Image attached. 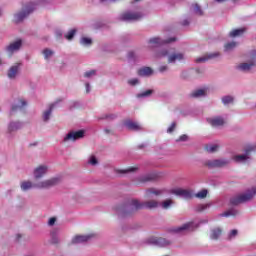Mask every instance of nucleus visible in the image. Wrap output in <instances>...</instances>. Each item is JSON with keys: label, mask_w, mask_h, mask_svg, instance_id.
<instances>
[{"label": "nucleus", "mask_w": 256, "mask_h": 256, "mask_svg": "<svg viewBox=\"0 0 256 256\" xmlns=\"http://www.w3.org/2000/svg\"><path fill=\"white\" fill-rule=\"evenodd\" d=\"M165 190L150 188L146 190L144 202H139V200H132L130 203V211L124 212L123 210H119V213L123 215H127L129 213H133V211H139V209H157L160 203L155 197H159V195H163Z\"/></svg>", "instance_id": "obj_1"}, {"label": "nucleus", "mask_w": 256, "mask_h": 256, "mask_svg": "<svg viewBox=\"0 0 256 256\" xmlns=\"http://www.w3.org/2000/svg\"><path fill=\"white\" fill-rule=\"evenodd\" d=\"M61 183L60 177H52L50 179H45L38 181L33 184V182L26 180L20 183L21 191H29L31 189H51V187H55V185H59Z\"/></svg>", "instance_id": "obj_2"}, {"label": "nucleus", "mask_w": 256, "mask_h": 256, "mask_svg": "<svg viewBox=\"0 0 256 256\" xmlns=\"http://www.w3.org/2000/svg\"><path fill=\"white\" fill-rule=\"evenodd\" d=\"M41 3H49V0H38L23 4L22 10L14 15V20L16 23L23 21L25 17H29L33 11H37V7H39Z\"/></svg>", "instance_id": "obj_3"}, {"label": "nucleus", "mask_w": 256, "mask_h": 256, "mask_svg": "<svg viewBox=\"0 0 256 256\" xmlns=\"http://www.w3.org/2000/svg\"><path fill=\"white\" fill-rule=\"evenodd\" d=\"M155 57L158 59L167 57L168 63H176L177 61H183L185 59V54L175 52L173 49H162L156 53Z\"/></svg>", "instance_id": "obj_4"}, {"label": "nucleus", "mask_w": 256, "mask_h": 256, "mask_svg": "<svg viewBox=\"0 0 256 256\" xmlns=\"http://www.w3.org/2000/svg\"><path fill=\"white\" fill-rule=\"evenodd\" d=\"M199 227V223L197 221H190L181 226H172L168 229V233L171 235H185V233H189V231H195Z\"/></svg>", "instance_id": "obj_5"}, {"label": "nucleus", "mask_w": 256, "mask_h": 256, "mask_svg": "<svg viewBox=\"0 0 256 256\" xmlns=\"http://www.w3.org/2000/svg\"><path fill=\"white\" fill-rule=\"evenodd\" d=\"M256 195V186L248 188L244 193L239 194L230 199L231 205H239L240 203H247V201H251L253 197Z\"/></svg>", "instance_id": "obj_6"}, {"label": "nucleus", "mask_w": 256, "mask_h": 256, "mask_svg": "<svg viewBox=\"0 0 256 256\" xmlns=\"http://www.w3.org/2000/svg\"><path fill=\"white\" fill-rule=\"evenodd\" d=\"M145 17V14L141 11H126L122 13L119 17L120 21H139Z\"/></svg>", "instance_id": "obj_7"}, {"label": "nucleus", "mask_w": 256, "mask_h": 256, "mask_svg": "<svg viewBox=\"0 0 256 256\" xmlns=\"http://www.w3.org/2000/svg\"><path fill=\"white\" fill-rule=\"evenodd\" d=\"M23 45V41L21 39H17L16 41L11 42L8 46L5 47V51L8 57H13L19 49H21Z\"/></svg>", "instance_id": "obj_8"}, {"label": "nucleus", "mask_w": 256, "mask_h": 256, "mask_svg": "<svg viewBox=\"0 0 256 256\" xmlns=\"http://www.w3.org/2000/svg\"><path fill=\"white\" fill-rule=\"evenodd\" d=\"M255 60H256V51L252 54V59L248 62H242L236 66L238 71H242L243 73H247L251 71L253 67H255Z\"/></svg>", "instance_id": "obj_9"}, {"label": "nucleus", "mask_w": 256, "mask_h": 256, "mask_svg": "<svg viewBox=\"0 0 256 256\" xmlns=\"http://www.w3.org/2000/svg\"><path fill=\"white\" fill-rule=\"evenodd\" d=\"M49 173V165L47 164H40L33 170V177L34 179H43L45 175Z\"/></svg>", "instance_id": "obj_10"}, {"label": "nucleus", "mask_w": 256, "mask_h": 256, "mask_svg": "<svg viewBox=\"0 0 256 256\" xmlns=\"http://www.w3.org/2000/svg\"><path fill=\"white\" fill-rule=\"evenodd\" d=\"M173 41H175V38H170L169 40H163L159 37H154L148 41V47L149 49H155V47H161V45H165V43H173Z\"/></svg>", "instance_id": "obj_11"}, {"label": "nucleus", "mask_w": 256, "mask_h": 256, "mask_svg": "<svg viewBox=\"0 0 256 256\" xmlns=\"http://www.w3.org/2000/svg\"><path fill=\"white\" fill-rule=\"evenodd\" d=\"M228 163H229V160H227L225 158H220V159L208 160L206 162V165L210 169H215L217 167H227Z\"/></svg>", "instance_id": "obj_12"}, {"label": "nucleus", "mask_w": 256, "mask_h": 256, "mask_svg": "<svg viewBox=\"0 0 256 256\" xmlns=\"http://www.w3.org/2000/svg\"><path fill=\"white\" fill-rule=\"evenodd\" d=\"M83 137H85V131L84 130L72 131V132H69L64 137V142L67 143L69 141H77V139H83Z\"/></svg>", "instance_id": "obj_13"}, {"label": "nucleus", "mask_w": 256, "mask_h": 256, "mask_svg": "<svg viewBox=\"0 0 256 256\" xmlns=\"http://www.w3.org/2000/svg\"><path fill=\"white\" fill-rule=\"evenodd\" d=\"M171 193L177 195V197H182L183 199H191V197H193V191L189 189L175 188L171 190Z\"/></svg>", "instance_id": "obj_14"}, {"label": "nucleus", "mask_w": 256, "mask_h": 256, "mask_svg": "<svg viewBox=\"0 0 256 256\" xmlns=\"http://www.w3.org/2000/svg\"><path fill=\"white\" fill-rule=\"evenodd\" d=\"M206 121L211 127H223L225 125V117L223 116L209 117Z\"/></svg>", "instance_id": "obj_15"}, {"label": "nucleus", "mask_w": 256, "mask_h": 256, "mask_svg": "<svg viewBox=\"0 0 256 256\" xmlns=\"http://www.w3.org/2000/svg\"><path fill=\"white\" fill-rule=\"evenodd\" d=\"M90 239H93V234L75 235L71 239V243L72 245H79L81 243H87V241H90Z\"/></svg>", "instance_id": "obj_16"}, {"label": "nucleus", "mask_w": 256, "mask_h": 256, "mask_svg": "<svg viewBox=\"0 0 256 256\" xmlns=\"http://www.w3.org/2000/svg\"><path fill=\"white\" fill-rule=\"evenodd\" d=\"M19 71H21V63L17 62L9 68L8 73H7L8 78L15 79L17 77V75L19 74Z\"/></svg>", "instance_id": "obj_17"}, {"label": "nucleus", "mask_w": 256, "mask_h": 256, "mask_svg": "<svg viewBox=\"0 0 256 256\" xmlns=\"http://www.w3.org/2000/svg\"><path fill=\"white\" fill-rule=\"evenodd\" d=\"M151 243L154 245H157L158 247H169L171 245V240L163 238V237H158V238H152Z\"/></svg>", "instance_id": "obj_18"}, {"label": "nucleus", "mask_w": 256, "mask_h": 256, "mask_svg": "<svg viewBox=\"0 0 256 256\" xmlns=\"http://www.w3.org/2000/svg\"><path fill=\"white\" fill-rule=\"evenodd\" d=\"M23 128V122L21 121H11L8 124L7 133H15L19 131V129Z\"/></svg>", "instance_id": "obj_19"}, {"label": "nucleus", "mask_w": 256, "mask_h": 256, "mask_svg": "<svg viewBox=\"0 0 256 256\" xmlns=\"http://www.w3.org/2000/svg\"><path fill=\"white\" fill-rule=\"evenodd\" d=\"M221 235H223V229L221 227H214L210 230L209 238L212 241H217L221 238Z\"/></svg>", "instance_id": "obj_20"}, {"label": "nucleus", "mask_w": 256, "mask_h": 256, "mask_svg": "<svg viewBox=\"0 0 256 256\" xmlns=\"http://www.w3.org/2000/svg\"><path fill=\"white\" fill-rule=\"evenodd\" d=\"M124 125L130 131H141V129H143V126H141V124L133 120H126L124 122Z\"/></svg>", "instance_id": "obj_21"}, {"label": "nucleus", "mask_w": 256, "mask_h": 256, "mask_svg": "<svg viewBox=\"0 0 256 256\" xmlns=\"http://www.w3.org/2000/svg\"><path fill=\"white\" fill-rule=\"evenodd\" d=\"M27 100L20 98L17 100L16 104H14L10 110V115H13L15 111H19V109H23V107H26Z\"/></svg>", "instance_id": "obj_22"}, {"label": "nucleus", "mask_w": 256, "mask_h": 256, "mask_svg": "<svg viewBox=\"0 0 256 256\" xmlns=\"http://www.w3.org/2000/svg\"><path fill=\"white\" fill-rule=\"evenodd\" d=\"M138 75L140 77H151L153 75V68L151 67H142L138 70Z\"/></svg>", "instance_id": "obj_23"}, {"label": "nucleus", "mask_w": 256, "mask_h": 256, "mask_svg": "<svg viewBox=\"0 0 256 256\" xmlns=\"http://www.w3.org/2000/svg\"><path fill=\"white\" fill-rule=\"evenodd\" d=\"M155 179H157V174L152 172V173L146 174L144 176H140L138 178V181L140 183H147V181H155Z\"/></svg>", "instance_id": "obj_24"}, {"label": "nucleus", "mask_w": 256, "mask_h": 256, "mask_svg": "<svg viewBox=\"0 0 256 256\" xmlns=\"http://www.w3.org/2000/svg\"><path fill=\"white\" fill-rule=\"evenodd\" d=\"M53 107H55L54 104L50 105L48 109L44 110L42 114V120L47 123L49 119H51V115L53 114Z\"/></svg>", "instance_id": "obj_25"}, {"label": "nucleus", "mask_w": 256, "mask_h": 256, "mask_svg": "<svg viewBox=\"0 0 256 256\" xmlns=\"http://www.w3.org/2000/svg\"><path fill=\"white\" fill-rule=\"evenodd\" d=\"M233 161L236 163H247L249 161V155L247 153L245 154H240V155H234L232 157Z\"/></svg>", "instance_id": "obj_26"}, {"label": "nucleus", "mask_w": 256, "mask_h": 256, "mask_svg": "<svg viewBox=\"0 0 256 256\" xmlns=\"http://www.w3.org/2000/svg\"><path fill=\"white\" fill-rule=\"evenodd\" d=\"M42 55L45 59V61H51V59H53L54 55H55V51L49 49V48H45L42 51Z\"/></svg>", "instance_id": "obj_27"}, {"label": "nucleus", "mask_w": 256, "mask_h": 256, "mask_svg": "<svg viewBox=\"0 0 256 256\" xmlns=\"http://www.w3.org/2000/svg\"><path fill=\"white\" fill-rule=\"evenodd\" d=\"M247 31V28H237L229 33V37L235 38V37H241Z\"/></svg>", "instance_id": "obj_28"}, {"label": "nucleus", "mask_w": 256, "mask_h": 256, "mask_svg": "<svg viewBox=\"0 0 256 256\" xmlns=\"http://www.w3.org/2000/svg\"><path fill=\"white\" fill-rule=\"evenodd\" d=\"M220 147L221 146L218 143H213L206 145L205 150L207 151V153H217Z\"/></svg>", "instance_id": "obj_29"}, {"label": "nucleus", "mask_w": 256, "mask_h": 256, "mask_svg": "<svg viewBox=\"0 0 256 256\" xmlns=\"http://www.w3.org/2000/svg\"><path fill=\"white\" fill-rule=\"evenodd\" d=\"M50 239L51 243H53L54 245H56V243H59V230L53 229L52 231H50Z\"/></svg>", "instance_id": "obj_30"}, {"label": "nucleus", "mask_w": 256, "mask_h": 256, "mask_svg": "<svg viewBox=\"0 0 256 256\" xmlns=\"http://www.w3.org/2000/svg\"><path fill=\"white\" fill-rule=\"evenodd\" d=\"M137 169H139V168L135 167V166H132V167H129V168L124 169V170L115 169L114 171L118 175H125V173H133V172L137 171Z\"/></svg>", "instance_id": "obj_31"}, {"label": "nucleus", "mask_w": 256, "mask_h": 256, "mask_svg": "<svg viewBox=\"0 0 256 256\" xmlns=\"http://www.w3.org/2000/svg\"><path fill=\"white\" fill-rule=\"evenodd\" d=\"M207 91H208L207 88L198 89V90H195L194 92H192L191 96L192 97H206Z\"/></svg>", "instance_id": "obj_32"}, {"label": "nucleus", "mask_w": 256, "mask_h": 256, "mask_svg": "<svg viewBox=\"0 0 256 256\" xmlns=\"http://www.w3.org/2000/svg\"><path fill=\"white\" fill-rule=\"evenodd\" d=\"M239 215V211L235 208H232L221 214V217H237Z\"/></svg>", "instance_id": "obj_33"}, {"label": "nucleus", "mask_w": 256, "mask_h": 256, "mask_svg": "<svg viewBox=\"0 0 256 256\" xmlns=\"http://www.w3.org/2000/svg\"><path fill=\"white\" fill-rule=\"evenodd\" d=\"M88 165H91L92 167H97V165H99V159H97V156L95 155L89 156Z\"/></svg>", "instance_id": "obj_34"}, {"label": "nucleus", "mask_w": 256, "mask_h": 256, "mask_svg": "<svg viewBox=\"0 0 256 256\" xmlns=\"http://www.w3.org/2000/svg\"><path fill=\"white\" fill-rule=\"evenodd\" d=\"M233 101H235V98H233V96H223L222 97L223 105H231V104H233Z\"/></svg>", "instance_id": "obj_35"}, {"label": "nucleus", "mask_w": 256, "mask_h": 256, "mask_svg": "<svg viewBox=\"0 0 256 256\" xmlns=\"http://www.w3.org/2000/svg\"><path fill=\"white\" fill-rule=\"evenodd\" d=\"M256 150V144L253 143V144H247L245 147H244V153H247L248 156H249V153H252V151H255Z\"/></svg>", "instance_id": "obj_36"}, {"label": "nucleus", "mask_w": 256, "mask_h": 256, "mask_svg": "<svg viewBox=\"0 0 256 256\" xmlns=\"http://www.w3.org/2000/svg\"><path fill=\"white\" fill-rule=\"evenodd\" d=\"M91 43H93V40H91V38L82 37L80 39V45H83L84 47H89Z\"/></svg>", "instance_id": "obj_37"}, {"label": "nucleus", "mask_w": 256, "mask_h": 256, "mask_svg": "<svg viewBox=\"0 0 256 256\" xmlns=\"http://www.w3.org/2000/svg\"><path fill=\"white\" fill-rule=\"evenodd\" d=\"M174 204L173 200L168 199L160 203L162 209H169Z\"/></svg>", "instance_id": "obj_38"}, {"label": "nucleus", "mask_w": 256, "mask_h": 256, "mask_svg": "<svg viewBox=\"0 0 256 256\" xmlns=\"http://www.w3.org/2000/svg\"><path fill=\"white\" fill-rule=\"evenodd\" d=\"M192 11L195 15H203V10H201V6H199V4H193Z\"/></svg>", "instance_id": "obj_39"}, {"label": "nucleus", "mask_w": 256, "mask_h": 256, "mask_svg": "<svg viewBox=\"0 0 256 256\" xmlns=\"http://www.w3.org/2000/svg\"><path fill=\"white\" fill-rule=\"evenodd\" d=\"M235 47H237V42H229V43L225 44L224 49H225V51H233V49H235Z\"/></svg>", "instance_id": "obj_40"}, {"label": "nucleus", "mask_w": 256, "mask_h": 256, "mask_svg": "<svg viewBox=\"0 0 256 256\" xmlns=\"http://www.w3.org/2000/svg\"><path fill=\"white\" fill-rule=\"evenodd\" d=\"M75 33H77V30H75V29L69 30V31L65 34V38H66L68 41H71V40L73 39V37H75Z\"/></svg>", "instance_id": "obj_41"}, {"label": "nucleus", "mask_w": 256, "mask_h": 256, "mask_svg": "<svg viewBox=\"0 0 256 256\" xmlns=\"http://www.w3.org/2000/svg\"><path fill=\"white\" fill-rule=\"evenodd\" d=\"M207 193H208V191L206 189H203V190L199 191L198 193H196L195 197H197L198 199H205V197H207Z\"/></svg>", "instance_id": "obj_42"}, {"label": "nucleus", "mask_w": 256, "mask_h": 256, "mask_svg": "<svg viewBox=\"0 0 256 256\" xmlns=\"http://www.w3.org/2000/svg\"><path fill=\"white\" fill-rule=\"evenodd\" d=\"M211 207V204H200L197 206V211H205L206 209H209Z\"/></svg>", "instance_id": "obj_43"}, {"label": "nucleus", "mask_w": 256, "mask_h": 256, "mask_svg": "<svg viewBox=\"0 0 256 256\" xmlns=\"http://www.w3.org/2000/svg\"><path fill=\"white\" fill-rule=\"evenodd\" d=\"M94 75H95V70H89L84 73V77H86V79H91V77H94Z\"/></svg>", "instance_id": "obj_44"}, {"label": "nucleus", "mask_w": 256, "mask_h": 256, "mask_svg": "<svg viewBox=\"0 0 256 256\" xmlns=\"http://www.w3.org/2000/svg\"><path fill=\"white\" fill-rule=\"evenodd\" d=\"M128 84H130L132 87H135V85H139V79L132 78V79L128 80Z\"/></svg>", "instance_id": "obj_45"}, {"label": "nucleus", "mask_w": 256, "mask_h": 256, "mask_svg": "<svg viewBox=\"0 0 256 256\" xmlns=\"http://www.w3.org/2000/svg\"><path fill=\"white\" fill-rule=\"evenodd\" d=\"M151 93H153V90H146V91L138 94V97H149V95H151Z\"/></svg>", "instance_id": "obj_46"}, {"label": "nucleus", "mask_w": 256, "mask_h": 256, "mask_svg": "<svg viewBox=\"0 0 256 256\" xmlns=\"http://www.w3.org/2000/svg\"><path fill=\"white\" fill-rule=\"evenodd\" d=\"M238 231L237 230H231L228 234L229 239H235L237 237Z\"/></svg>", "instance_id": "obj_47"}, {"label": "nucleus", "mask_w": 256, "mask_h": 256, "mask_svg": "<svg viewBox=\"0 0 256 256\" xmlns=\"http://www.w3.org/2000/svg\"><path fill=\"white\" fill-rule=\"evenodd\" d=\"M209 57L202 56L196 59V63H205V61H208Z\"/></svg>", "instance_id": "obj_48"}, {"label": "nucleus", "mask_w": 256, "mask_h": 256, "mask_svg": "<svg viewBox=\"0 0 256 256\" xmlns=\"http://www.w3.org/2000/svg\"><path fill=\"white\" fill-rule=\"evenodd\" d=\"M175 127H177V124L173 122L167 129V133H173L175 131Z\"/></svg>", "instance_id": "obj_49"}, {"label": "nucleus", "mask_w": 256, "mask_h": 256, "mask_svg": "<svg viewBox=\"0 0 256 256\" xmlns=\"http://www.w3.org/2000/svg\"><path fill=\"white\" fill-rule=\"evenodd\" d=\"M55 223H57V218H55V217L49 218V220H48L49 227H53V225H55Z\"/></svg>", "instance_id": "obj_50"}, {"label": "nucleus", "mask_w": 256, "mask_h": 256, "mask_svg": "<svg viewBox=\"0 0 256 256\" xmlns=\"http://www.w3.org/2000/svg\"><path fill=\"white\" fill-rule=\"evenodd\" d=\"M102 119H117V116L115 114H106Z\"/></svg>", "instance_id": "obj_51"}, {"label": "nucleus", "mask_w": 256, "mask_h": 256, "mask_svg": "<svg viewBox=\"0 0 256 256\" xmlns=\"http://www.w3.org/2000/svg\"><path fill=\"white\" fill-rule=\"evenodd\" d=\"M169 66L168 65H162L159 67V72L160 73H165V71H168Z\"/></svg>", "instance_id": "obj_52"}, {"label": "nucleus", "mask_w": 256, "mask_h": 256, "mask_svg": "<svg viewBox=\"0 0 256 256\" xmlns=\"http://www.w3.org/2000/svg\"><path fill=\"white\" fill-rule=\"evenodd\" d=\"M55 35H56V37H63V30H61V29L56 30Z\"/></svg>", "instance_id": "obj_53"}, {"label": "nucleus", "mask_w": 256, "mask_h": 256, "mask_svg": "<svg viewBox=\"0 0 256 256\" xmlns=\"http://www.w3.org/2000/svg\"><path fill=\"white\" fill-rule=\"evenodd\" d=\"M187 139H189V137L184 134V135L180 136L177 141H187Z\"/></svg>", "instance_id": "obj_54"}, {"label": "nucleus", "mask_w": 256, "mask_h": 256, "mask_svg": "<svg viewBox=\"0 0 256 256\" xmlns=\"http://www.w3.org/2000/svg\"><path fill=\"white\" fill-rule=\"evenodd\" d=\"M85 87H86V93H91V85L89 83H86Z\"/></svg>", "instance_id": "obj_55"}, {"label": "nucleus", "mask_w": 256, "mask_h": 256, "mask_svg": "<svg viewBox=\"0 0 256 256\" xmlns=\"http://www.w3.org/2000/svg\"><path fill=\"white\" fill-rule=\"evenodd\" d=\"M117 0H100L101 3H115Z\"/></svg>", "instance_id": "obj_56"}, {"label": "nucleus", "mask_w": 256, "mask_h": 256, "mask_svg": "<svg viewBox=\"0 0 256 256\" xmlns=\"http://www.w3.org/2000/svg\"><path fill=\"white\" fill-rule=\"evenodd\" d=\"M216 1V3H225V1H227V0H215Z\"/></svg>", "instance_id": "obj_57"}, {"label": "nucleus", "mask_w": 256, "mask_h": 256, "mask_svg": "<svg viewBox=\"0 0 256 256\" xmlns=\"http://www.w3.org/2000/svg\"><path fill=\"white\" fill-rule=\"evenodd\" d=\"M182 25H189V21L184 20V21L182 22Z\"/></svg>", "instance_id": "obj_58"}, {"label": "nucleus", "mask_w": 256, "mask_h": 256, "mask_svg": "<svg viewBox=\"0 0 256 256\" xmlns=\"http://www.w3.org/2000/svg\"><path fill=\"white\" fill-rule=\"evenodd\" d=\"M185 75H187V72H183V73H182V77H184V79L187 78V76H185Z\"/></svg>", "instance_id": "obj_59"}, {"label": "nucleus", "mask_w": 256, "mask_h": 256, "mask_svg": "<svg viewBox=\"0 0 256 256\" xmlns=\"http://www.w3.org/2000/svg\"><path fill=\"white\" fill-rule=\"evenodd\" d=\"M201 223H207V220H202V221H200V224Z\"/></svg>", "instance_id": "obj_60"}, {"label": "nucleus", "mask_w": 256, "mask_h": 256, "mask_svg": "<svg viewBox=\"0 0 256 256\" xmlns=\"http://www.w3.org/2000/svg\"><path fill=\"white\" fill-rule=\"evenodd\" d=\"M1 65H3V60H1V58H0V66H1Z\"/></svg>", "instance_id": "obj_61"}, {"label": "nucleus", "mask_w": 256, "mask_h": 256, "mask_svg": "<svg viewBox=\"0 0 256 256\" xmlns=\"http://www.w3.org/2000/svg\"><path fill=\"white\" fill-rule=\"evenodd\" d=\"M17 237H18V239L21 238V234H18Z\"/></svg>", "instance_id": "obj_62"}, {"label": "nucleus", "mask_w": 256, "mask_h": 256, "mask_svg": "<svg viewBox=\"0 0 256 256\" xmlns=\"http://www.w3.org/2000/svg\"><path fill=\"white\" fill-rule=\"evenodd\" d=\"M136 1H140V0H136Z\"/></svg>", "instance_id": "obj_63"}]
</instances>
